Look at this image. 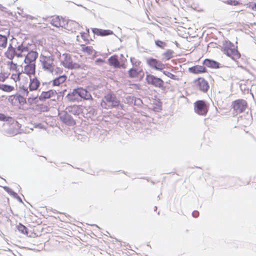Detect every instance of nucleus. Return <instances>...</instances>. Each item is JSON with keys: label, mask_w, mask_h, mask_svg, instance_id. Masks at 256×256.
I'll use <instances>...</instances> for the list:
<instances>
[{"label": "nucleus", "mask_w": 256, "mask_h": 256, "mask_svg": "<svg viewBox=\"0 0 256 256\" xmlns=\"http://www.w3.org/2000/svg\"><path fill=\"white\" fill-rule=\"evenodd\" d=\"M10 78L14 81L16 87L26 91L27 94L28 93V85L30 78L24 75V74L18 72L12 73Z\"/></svg>", "instance_id": "obj_1"}, {"label": "nucleus", "mask_w": 256, "mask_h": 256, "mask_svg": "<svg viewBox=\"0 0 256 256\" xmlns=\"http://www.w3.org/2000/svg\"><path fill=\"white\" fill-rule=\"evenodd\" d=\"M120 104V102L114 94L108 93L102 100L100 106L104 108L109 109L118 106Z\"/></svg>", "instance_id": "obj_2"}, {"label": "nucleus", "mask_w": 256, "mask_h": 256, "mask_svg": "<svg viewBox=\"0 0 256 256\" xmlns=\"http://www.w3.org/2000/svg\"><path fill=\"white\" fill-rule=\"evenodd\" d=\"M222 52L227 56L236 60L240 58V54L234 46L230 42H226L223 44Z\"/></svg>", "instance_id": "obj_3"}, {"label": "nucleus", "mask_w": 256, "mask_h": 256, "mask_svg": "<svg viewBox=\"0 0 256 256\" xmlns=\"http://www.w3.org/2000/svg\"><path fill=\"white\" fill-rule=\"evenodd\" d=\"M61 62L64 67L70 69H77L80 67L79 63L72 61L70 54L68 53L62 54Z\"/></svg>", "instance_id": "obj_4"}, {"label": "nucleus", "mask_w": 256, "mask_h": 256, "mask_svg": "<svg viewBox=\"0 0 256 256\" xmlns=\"http://www.w3.org/2000/svg\"><path fill=\"white\" fill-rule=\"evenodd\" d=\"M146 80L148 84L152 85L155 88H158L162 90L164 88V80L160 78L156 77L152 74H146Z\"/></svg>", "instance_id": "obj_5"}, {"label": "nucleus", "mask_w": 256, "mask_h": 256, "mask_svg": "<svg viewBox=\"0 0 256 256\" xmlns=\"http://www.w3.org/2000/svg\"><path fill=\"white\" fill-rule=\"evenodd\" d=\"M232 108L234 110V114L237 115L243 112L248 106V104L246 100L242 99H238L232 102Z\"/></svg>", "instance_id": "obj_6"}, {"label": "nucleus", "mask_w": 256, "mask_h": 256, "mask_svg": "<svg viewBox=\"0 0 256 256\" xmlns=\"http://www.w3.org/2000/svg\"><path fill=\"white\" fill-rule=\"evenodd\" d=\"M76 96H78L86 100H88L92 98L90 94L83 88H78L74 90L72 93L68 94V98L70 100L74 101V98L73 97Z\"/></svg>", "instance_id": "obj_7"}, {"label": "nucleus", "mask_w": 256, "mask_h": 256, "mask_svg": "<svg viewBox=\"0 0 256 256\" xmlns=\"http://www.w3.org/2000/svg\"><path fill=\"white\" fill-rule=\"evenodd\" d=\"M194 110L200 116H206L208 111V106L204 100H197L194 103Z\"/></svg>", "instance_id": "obj_8"}, {"label": "nucleus", "mask_w": 256, "mask_h": 256, "mask_svg": "<svg viewBox=\"0 0 256 256\" xmlns=\"http://www.w3.org/2000/svg\"><path fill=\"white\" fill-rule=\"evenodd\" d=\"M194 83L196 88L204 92H206L210 88L208 82L202 77L194 80Z\"/></svg>", "instance_id": "obj_9"}, {"label": "nucleus", "mask_w": 256, "mask_h": 256, "mask_svg": "<svg viewBox=\"0 0 256 256\" xmlns=\"http://www.w3.org/2000/svg\"><path fill=\"white\" fill-rule=\"evenodd\" d=\"M146 62L150 68L156 70H162L165 68L164 64L162 62L154 58H148Z\"/></svg>", "instance_id": "obj_10"}, {"label": "nucleus", "mask_w": 256, "mask_h": 256, "mask_svg": "<svg viewBox=\"0 0 256 256\" xmlns=\"http://www.w3.org/2000/svg\"><path fill=\"white\" fill-rule=\"evenodd\" d=\"M42 65L44 69L48 70L51 72H53L55 65L52 58L50 56H44L42 58Z\"/></svg>", "instance_id": "obj_11"}, {"label": "nucleus", "mask_w": 256, "mask_h": 256, "mask_svg": "<svg viewBox=\"0 0 256 256\" xmlns=\"http://www.w3.org/2000/svg\"><path fill=\"white\" fill-rule=\"evenodd\" d=\"M32 44H27L22 43L17 48L16 56L18 57L23 56L26 53H28L32 50Z\"/></svg>", "instance_id": "obj_12"}, {"label": "nucleus", "mask_w": 256, "mask_h": 256, "mask_svg": "<svg viewBox=\"0 0 256 256\" xmlns=\"http://www.w3.org/2000/svg\"><path fill=\"white\" fill-rule=\"evenodd\" d=\"M84 108V106L81 105H73L68 106L66 110L71 114L78 116L83 113Z\"/></svg>", "instance_id": "obj_13"}, {"label": "nucleus", "mask_w": 256, "mask_h": 256, "mask_svg": "<svg viewBox=\"0 0 256 256\" xmlns=\"http://www.w3.org/2000/svg\"><path fill=\"white\" fill-rule=\"evenodd\" d=\"M68 112H63L60 114V119L66 124L73 125L76 124L74 120L68 113Z\"/></svg>", "instance_id": "obj_14"}, {"label": "nucleus", "mask_w": 256, "mask_h": 256, "mask_svg": "<svg viewBox=\"0 0 256 256\" xmlns=\"http://www.w3.org/2000/svg\"><path fill=\"white\" fill-rule=\"evenodd\" d=\"M92 32L97 36H105L114 34L113 31L110 30H103L98 28H92Z\"/></svg>", "instance_id": "obj_15"}, {"label": "nucleus", "mask_w": 256, "mask_h": 256, "mask_svg": "<svg viewBox=\"0 0 256 256\" xmlns=\"http://www.w3.org/2000/svg\"><path fill=\"white\" fill-rule=\"evenodd\" d=\"M38 56V54L32 49L27 54L24 58L25 63H34Z\"/></svg>", "instance_id": "obj_16"}, {"label": "nucleus", "mask_w": 256, "mask_h": 256, "mask_svg": "<svg viewBox=\"0 0 256 256\" xmlns=\"http://www.w3.org/2000/svg\"><path fill=\"white\" fill-rule=\"evenodd\" d=\"M188 72L194 74H199L206 72L207 70L203 66L196 65L189 68Z\"/></svg>", "instance_id": "obj_17"}, {"label": "nucleus", "mask_w": 256, "mask_h": 256, "mask_svg": "<svg viewBox=\"0 0 256 256\" xmlns=\"http://www.w3.org/2000/svg\"><path fill=\"white\" fill-rule=\"evenodd\" d=\"M24 68V74H26L29 78L31 75H34L36 72V65L34 63H27Z\"/></svg>", "instance_id": "obj_18"}, {"label": "nucleus", "mask_w": 256, "mask_h": 256, "mask_svg": "<svg viewBox=\"0 0 256 256\" xmlns=\"http://www.w3.org/2000/svg\"><path fill=\"white\" fill-rule=\"evenodd\" d=\"M50 24L56 27H63L64 26V20L62 18H60L58 16H53Z\"/></svg>", "instance_id": "obj_19"}, {"label": "nucleus", "mask_w": 256, "mask_h": 256, "mask_svg": "<svg viewBox=\"0 0 256 256\" xmlns=\"http://www.w3.org/2000/svg\"><path fill=\"white\" fill-rule=\"evenodd\" d=\"M203 64L211 68L216 69L220 68V64L218 62L208 58L205 59L203 62Z\"/></svg>", "instance_id": "obj_20"}, {"label": "nucleus", "mask_w": 256, "mask_h": 256, "mask_svg": "<svg viewBox=\"0 0 256 256\" xmlns=\"http://www.w3.org/2000/svg\"><path fill=\"white\" fill-rule=\"evenodd\" d=\"M15 56H16V50L11 44H10L7 50L4 52V56L8 59L12 60Z\"/></svg>", "instance_id": "obj_21"}, {"label": "nucleus", "mask_w": 256, "mask_h": 256, "mask_svg": "<svg viewBox=\"0 0 256 256\" xmlns=\"http://www.w3.org/2000/svg\"><path fill=\"white\" fill-rule=\"evenodd\" d=\"M82 51L86 55L91 56L95 54L96 52L92 46L82 44Z\"/></svg>", "instance_id": "obj_22"}, {"label": "nucleus", "mask_w": 256, "mask_h": 256, "mask_svg": "<svg viewBox=\"0 0 256 256\" xmlns=\"http://www.w3.org/2000/svg\"><path fill=\"white\" fill-rule=\"evenodd\" d=\"M109 64L115 68H118L120 67V64L118 59V56L116 55L110 56L108 59Z\"/></svg>", "instance_id": "obj_23"}, {"label": "nucleus", "mask_w": 256, "mask_h": 256, "mask_svg": "<svg viewBox=\"0 0 256 256\" xmlns=\"http://www.w3.org/2000/svg\"><path fill=\"white\" fill-rule=\"evenodd\" d=\"M30 82L29 84V88L30 91L35 90L39 87L40 82L36 78L30 79Z\"/></svg>", "instance_id": "obj_24"}, {"label": "nucleus", "mask_w": 256, "mask_h": 256, "mask_svg": "<svg viewBox=\"0 0 256 256\" xmlns=\"http://www.w3.org/2000/svg\"><path fill=\"white\" fill-rule=\"evenodd\" d=\"M56 94L55 91L50 90L47 92H42L40 99H46L52 97Z\"/></svg>", "instance_id": "obj_25"}, {"label": "nucleus", "mask_w": 256, "mask_h": 256, "mask_svg": "<svg viewBox=\"0 0 256 256\" xmlns=\"http://www.w3.org/2000/svg\"><path fill=\"white\" fill-rule=\"evenodd\" d=\"M8 44V36L0 34V50H2L6 48Z\"/></svg>", "instance_id": "obj_26"}, {"label": "nucleus", "mask_w": 256, "mask_h": 256, "mask_svg": "<svg viewBox=\"0 0 256 256\" xmlns=\"http://www.w3.org/2000/svg\"><path fill=\"white\" fill-rule=\"evenodd\" d=\"M7 64L8 66V68L12 74L20 72L18 70V66L16 64L14 63L12 61H10L8 62Z\"/></svg>", "instance_id": "obj_27"}, {"label": "nucleus", "mask_w": 256, "mask_h": 256, "mask_svg": "<svg viewBox=\"0 0 256 256\" xmlns=\"http://www.w3.org/2000/svg\"><path fill=\"white\" fill-rule=\"evenodd\" d=\"M66 79V76L64 75L60 76L59 77L55 78L53 80L54 86H60V84L64 83Z\"/></svg>", "instance_id": "obj_28"}, {"label": "nucleus", "mask_w": 256, "mask_h": 256, "mask_svg": "<svg viewBox=\"0 0 256 256\" xmlns=\"http://www.w3.org/2000/svg\"><path fill=\"white\" fill-rule=\"evenodd\" d=\"M80 35L86 44H88L90 43V40H88V38L90 36V30L88 28H86V31L85 32H80Z\"/></svg>", "instance_id": "obj_29"}, {"label": "nucleus", "mask_w": 256, "mask_h": 256, "mask_svg": "<svg viewBox=\"0 0 256 256\" xmlns=\"http://www.w3.org/2000/svg\"><path fill=\"white\" fill-rule=\"evenodd\" d=\"M174 51L171 50H168L163 54V60H168L172 58L174 56Z\"/></svg>", "instance_id": "obj_30"}, {"label": "nucleus", "mask_w": 256, "mask_h": 256, "mask_svg": "<svg viewBox=\"0 0 256 256\" xmlns=\"http://www.w3.org/2000/svg\"><path fill=\"white\" fill-rule=\"evenodd\" d=\"M140 71H138V70L136 68H130L128 72V74L130 78H138L140 74Z\"/></svg>", "instance_id": "obj_31"}, {"label": "nucleus", "mask_w": 256, "mask_h": 256, "mask_svg": "<svg viewBox=\"0 0 256 256\" xmlns=\"http://www.w3.org/2000/svg\"><path fill=\"white\" fill-rule=\"evenodd\" d=\"M0 89L6 92H10L14 90V87L6 84H2L0 86Z\"/></svg>", "instance_id": "obj_32"}, {"label": "nucleus", "mask_w": 256, "mask_h": 256, "mask_svg": "<svg viewBox=\"0 0 256 256\" xmlns=\"http://www.w3.org/2000/svg\"><path fill=\"white\" fill-rule=\"evenodd\" d=\"M162 72L165 76H167L168 77L170 78L171 79L176 80H180L177 76H175L174 74H172L169 72L164 70Z\"/></svg>", "instance_id": "obj_33"}, {"label": "nucleus", "mask_w": 256, "mask_h": 256, "mask_svg": "<svg viewBox=\"0 0 256 256\" xmlns=\"http://www.w3.org/2000/svg\"><path fill=\"white\" fill-rule=\"evenodd\" d=\"M17 98H18V96H16L15 95H12L9 96L8 101L12 105H16V102H18Z\"/></svg>", "instance_id": "obj_34"}, {"label": "nucleus", "mask_w": 256, "mask_h": 256, "mask_svg": "<svg viewBox=\"0 0 256 256\" xmlns=\"http://www.w3.org/2000/svg\"><path fill=\"white\" fill-rule=\"evenodd\" d=\"M18 230L22 232V234H28L27 228L24 226L22 224H20L18 226Z\"/></svg>", "instance_id": "obj_35"}, {"label": "nucleus", "mask_w": 256, "mask_h": 256, "mask_svg": "<svg viewBox=\"0 0 256 256\" xmlns=\"http://www.w3.org/2000/svg\"><path fill=\"white\" fill-rule=\"evenodd\" d=\"M156 44L162 48H164L166 46V43L164 42L157 40L155 42Z\"/></svg>", "instance_id": "obj_36"}, {"label": "nucleus", "mask_w": 256, "mask_h": 256, "mask_svg": "<svg viewBox=\"0 0 256 256\" xmlns=\"http://www.w3.org/2000/svg\"><path fill=\"white\" fill-rule=\"evenodd\" d=\"M17 100L21 105H24V104H26V98L21 96H18Z\"/></svg>", "instance_id": "obj_37"}, {"label": "nucleus", "mask_w": 256, "mask_h": 256, "mask_svg": "<svg viewBox=\"0 0 256 256\" xmlns=\"http://www.w3.org/2000/svg\"><path fill=\"white\" fill-rule=\"evenodd\" d=\"M104 62V60L101 58H98L96 60V63L97 64H101Z\"/></svg>", "instance_id": "obj_38"}, {"label": "nucleus", "mask_w": 256, "mask_h": 256, "mask_svg": "<svg viewBox=\"0 0 256 256\" xmlns=\"http://www.w3.org/2000/svg\"><path fill=\"white\" fill-rule=\"evenodd\" d=\"M78 38H79V36H76V40H77V41L80 42V40H79Z\"/></svg>", "instance_id": "obj_39"}]
</instances>
